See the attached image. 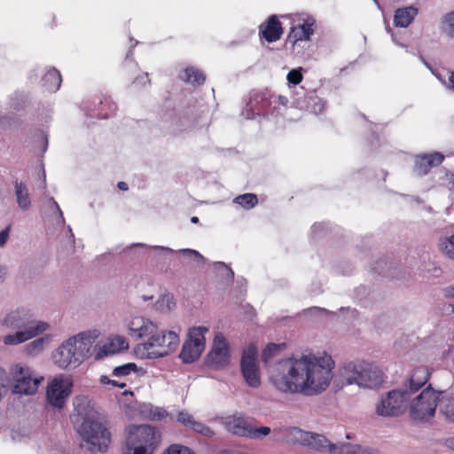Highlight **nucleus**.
Wrapping results in <instances>:
<instances>
[{
  "mask_svg": "<svg viewBox=\"0 0 454 454\" xmlns=\"http://www.w3.org/2000/svg\"><path fill=\"white\" fill-rule=\"evenodd\" d=\"M61 82L60 73L55 67H50L41 80L42 86L51 92H56L59 89Z\"/></svg>",
  "mask_w": 454,
  "mask_h": 454,
  "instance_id": "obj_25",
  "label": "nucleus"
},
{
  "mask_svg": "<svg viewBox=\"0 0 454 454\" xmlns=\"http://www.w3.org/2000/svg\"><path fill=\"white\" fill-rule=\"evenodd\" d=\"M441 392L428 384L415 398L410 401V414L413 419L424 420L433 418L438 405Z\"/></svg>",
  "mask_w": 454,
  "mask_h": 454,
  "instance_id": "obj_8",
  "label": "nucleus"
},
{
  "mask_svg": "<svg viewBox=\"0 0 454 454\" xmlns=\"http://www.w3.org/2000/svg\"><path fill=\"white\" fill-rule=\"evenodd\" d=\"M240 372L245 382L250 387H260L261 376L257 362V350L254 346H249L243 350L240 359Z\"/></svg>",
  "mask_w": 454,
  "mask_h": 454,
  "instance_id": "obj_11",
  "label": "nucleus"
},
{
  "mask_svg": "<svg viewBox=\"0 0 454 454\" xmlns=\"http://www.w3.org/2000/svg\"><path fill=\"white\" fill-rule=\"evenodd\" d=\"M439 247L449 258L454 259V233L440 240Z\"/></svg>",
  "mask_w": 454,
  "mask_h": 454,
  "instance_id": "obj_39",
  "label": "nucleus"
},
{
  "mask_svg": "<svg viewBox=\"0 0 454 454\" xmlns=\"http://www.w3.org/2000/svg\"><path fill=\"white\" fill-rule=\"evenodd\" d=\"M49 325L43 321H38L35 325L29 326L28 328L18 329V331L12 334H8L4 338V343L5 345H17L23 343L39 334L44 333Z\"/></svg>",
  "mask_w": 454,
  "mask_h": 454,
  "instance_id": "obj_15",
  "label": "nucleus"
},
{
  "mask_svg": "<svg viewBox=\"0 0 454 454\" xmlns=\"http://www.w3.org/2000/svg\"><path fill=\"white\" fill-rule=\"evenodd\" d=\"M11 225L6 226L4 230L0 231V248L3 247L10 236Z\"/></svg>",
  "mask_w": 454,
  "mask_h": 454,
  "instance_id": "obj_51",
  "label": "nucleus"
},
{
  "mask_svg": "<svg viewBox=\"0 0 454 454\" xmlns=\"http://www.w3.org/2000/svg\"><path fill=\"white\" fill-rule=\"evenodd\" d=\"M133 83L136 85H142V86L145 85L146 83H150V80L148 78V73H145L144 74L137 76L134 80Z\"/></svg>",
  "mask_w": 454,
  "mask_h": 454,
  "instance_id": "obj_53",
  "label": "nucleus"
},
{
  "mask_svg": "<svg viewBox=\"0 0 454 454\" xmlns=\"http://www.w3.org/2000/svg\"><path fill=\"white\" fill-rule=\"evenodd\" d=\"M333 364L331 356L322 363L313 355L292 356L270 369V381L283 393L317 395L329 386Z\"/></svg>",
  "mask_w": 454,
  "mask_h": 454,
  "instance_id": "obj_1",
  "label": "nucleus"
},
{
  "mask_svg": "<svg viewBox=\"0 0 454 454\" xmlns=\"http://www.w3.org/2000/svg\"><path fill=\"white\" fill-rule=\"evenodd\" d=\"M360 445L348 442L333 443L331 445V454H357Z\"/></svg>",
  "mask_w": 454,
  "mask_h": 454,
  "instance_id": "obj_35",
  "label": "nucleus"
},
{
  "mask_svg": "<svg viewBox=\"0 0 454 454\" xmlns=\"http://www.w3.org/2000/svg\"><path fill=\"white\" fill-rule=\"evenodd\" d=\"M131 372L144 374L145 371H144L141 367H138L136 363L129 362L119 366H115L112 372V376L116 378H122L129 376Z\"/></svg>",
  "mask_w": 454,
  "mask_h": 454,
  "instance_id": "obj_31",
  "label": "nucleus"
},
{
  "mask_svg": "<svg viewBox=\"0 0 454 454\" xmlns=\"http://www.w3.org/2000/svg\"><path fill=\"white\" fill-rule=\"evenodd\" d=\"M48 342H49V337H47V336L39 337V338L34 340L33 341H31L30 343H28L25 347L26 352L29 356H36L44 349V347L48 344Z\"/></svg>",
  "mask_w": 454,
  "mask_h": 454,
  "instance_id": "obj_36",
  "label": "nucleus"
},
{
  "mask_svg": "<svg viewBox=\"0 0 454 454\" xmlns=\"http://www.w3.org/2000/svg\"><path fill=\"white\" fill-rule=\"evenodd\" d=\"M260 36L268 43H274L280 39L283 28L277 15H270L266 21L260 26Z\"/></svg>",
  "mask_w": 454,
  "mask_h": 454,
  "instance_id": "obj_20",
  "label": "nucleus"
},
{
  "mask_svg": "<svg viewBox=\"0 0 454 454\" xmlns=\"http://www.w3.org/2000/svg\"><path fill=\"white\" fill-rule=\"evenodd\" d=\"M117 187L121 190V191H128L129 189V185L127 183L123 182V181H121L117 184Z\"/></svg>",
  "mask_w": 454,
  "mask_h": 454,
  "instance_id": "obj_62",
  "label": "nucleus"
},
{
  "mask_svg": "<svg viewBox=\"0 0 454 454\" xmlns=\"http://www.w3.org/2000/svg\"><path fill=\"white\" fill-rule=\"evenodd\" d=\"M41 138H42V142H43V153H44L48 148V144H49V140H48V136L42 133L41 134Z\"/></svg>",
  "mask_w": 454,
  "mask_h": 454,
  "instance_id": "obj_58",
  "label": "nucleus"
},
{
  "mask_svg": "<svg viewBox=\"0 0 454 454\" xmlns=\"http://www.w3.org/2000/svg\"><path fill=\"white\" fill-rule=\"evenodd\" d=\"M14 189L18 206L22 210H27L31 206V200L27 185L23 182L16 180Z\"/></svg>",
  "mask_w": 454,
  "mask_h": 454,
  "instance_id": "obj_28",
  "label": "nucleus"
},
{
  "mask_svg": "<svg viewBox=\"0 0 454 454\" xmlns=\"http://www.w3.org/2000/svg\"><path fill=\"white\" fill-rule=\"evenodd\" d=\"M43 380V378H33L28 367L20 366L14 375L12 393L17 395H34Z\"/></svg>",
  "mask_w": 454,
  "mask_h": 454,
  "instance_id": "obj_13",
  "label": "nucleus"
},
{
  "mask_svg": "<svg viewBox=\"0 0 454 454\" xmlns=\"http://www.w3.org/2000/svg\"><path fill=\"white\" fill-rule=\"evenodd\" d=\"M278 103L282 106H286L288 103V98L285 96H278Z\"/></svg>",
  "mask_w": 454,
  "mask_h": 454,
  "instance_id": "obj_64",
  "label": "nucleus"
},
{
  "mask_svg": "<svg viewBox=\"0 0 454 454\" xmlns=\"http://www.w3.org/2000/svg\"><path fill=\"white\" fill-rule=\"evenodd\" d=\"M149 333L148 339L143 343L145 350H149L153 348H159L161 350L168 351L171 354L179 345L180 340L178 334L174 331L159 330L158 325L155 324V330Z\"/></svg>",
  "mask_w": 454,
  "mask_h": 454,
  "instance_id": "obj_12",
  "label": "nucleus"
},
{
  "mask_svg": "<svg viewBox=\"0 0 454 454\" xmlns=\"http://www.w3.org/2000/svg\"><path fill=\"white\" fill-rule=\"evenodd\" d=\"M215 269L217 270H223L222 276L226 278L227 281H232L234 278V272L233 270L229 268L224 262H215Z\"/></svg>",
  "mask_w": 454,
  "mask_h": 454,
  "instance_id": "obj_44",
  "label": "nucleus"
},
{
  "mask_svg": "<svg viewBox=\"0 0 454 454\" xmlns=\"http://www.w3.org/2000/svg\"><path fill=\"white\" fill-rule=\"evenodd\" d=\"M392 268V263L387 258H380L372 266V271L378 275L387 277L389 275L388 271Z\"/></svg>",
  "mask_w": 454,
  "mask_h": 454,
  "instance_id": "obj_40",
  "label": "nucleus"
},
{
  "mask_svg": "<svg viewBox=\"0 0 454 454\" xmlns=\"http://www.w3.org/2000/svg\"><path fill=\"white\" fill-rule=\"evenodd\" d=\"M418 12V9L412 5L396 9L394 16L395 26L407 27L413 21Z\"/></svg>",
  "mask_w": 454,
  "mask_h": 454,
  "instance_id": "obj_24",
  "label": "nucleus"
},
{
  "mask_svg": "<svg viewBox=\"0 0 454 454\" xmlns=\"http://www.w3.org/2000/svg\"><path fill=\"white\" fill-rule=\"evenodd\" d=\"M37 322L31 319V315L27 309H21L9 313L3 324L12 329H24L35 325Z\"/></svg>",
  "mask_w": 454,
  "mask_h": 454,
  "instance_id": "obj_21",
  "label": "nucleus"
},
{
  "mask_svg": "<svg viewBox=\"0 0 454 454\" xmlns=\"http://www.w3.org/2000/svg\"><path fill=\"white\" fill-rule=\"evenodd\" d=\"M443 22L446 26V30L449 35L454 37V11L447 13L444 16Z\"/></svg>",
  "mask_w": 454,
  "mask_h": 454,
  "instance_id": "obj_47",
  "label": "nucleus"
},
{
  "mask_svg": "<svg viewBox=\"0 0 454 454\" xmlns=\"http://www.w3.org/2000/svg\"><path fill=\"white\" fill-rule=\"evenodd\" d=\"M168 355H169V353H168V351L161 350L159 348V349L148 352L146 354V358L147 359H158V358H163Z\"/></svg>",
  "mask_w": 454,
  "mask_h": 454,
  "instance_id": "obj_49",
  "label": "nucleus"
},
{
  "mask_svg": "<svg viewBox=\"0 0 454 454\" xmlns=\"http://www.w3.org/2000/svg\"><path fill=\"white\" fill-rule=\"evenodd\" d=\"M129 334L137 339L143 338L153 333L155 330V324L143 317H133L128 325Z\"/></svg>",
  "mask_w": 454,
  "mask_h": 454,
  "instance_id": "obj_22",
  "label": "nucleus"
},
{
  "mask_svg": "<svg viewBox=\"0 0 454 454\" xmlns=\"http://www.w3.org/2000/svg\"><path fill=\"white\" fill-rule=\"evenodd\" d=\"M29 104V96L26 92L15 91L9 98L10 108L15 111L24 110Z\"/></svg>",
  "mask_w": 454,
  "mask_h": 454,
  "instance_id": "obj_32",
  "label": "nucleus"
},
{
  "mask_svg": "<svg viewBox=\"0 0 454 454\" xmlns=\"http://www.w3.org/2000/svg\"><path fill=\"white\" fill-rule=\"evenodd\" d=\"M151 249H153V250H161V251H164V252H167V253H169V254H174L175 251L168 247H162V246H153V247H150Z\"/></svg>",
  "mask_w": 454,
  "mask_h": 454,
  "instance_id": "obj_57",
  "label": "nucleus"
},
{
  "mask_svg": "<svg viewBox=\"0 0 454 454\" xmlns=\"http://www.w3.org/2000/svg\"><path fill=\"white\" fill-rule=\"evenodd\" d=\"M271 100L268 92L254 94L246 109L242 111V115L247 119H253L254 116L265 115V111L270 107Z\"/></svg>",
  "mask_w": 454,
  "mask_h": 454,
  "instance_id": "obj_18",
  "label": "nucleus"
},
{
  "mask_svg": "<svg viewBox=\"0 0 454 454\" xmlns=\"http://www.w3.org/2000/svg\"><path fill=\"white\" fill-rule=\"evenodd\" d=\"M286 344L285 342L282 343H273L270 342L266 345V347L262 351V360L269 367V370L276 364L274 363L272 365H269L270 361L278 356L283 349H285Z\"/></svg>",
  "mask_w": 454,
  "mask_h": 454,
  "instance_id": "obj_30",
  "label": "nucleus"
},
{
  "mask_svg": "<svg viewBox=\"0 0 454 454\" xmlns=\"http://www.w3.org/2000/svg\"><path fill=\"white\" fill-rule=\"evenodd\" d=\"M230 360L229 346L223 335H216L212 350L206 356L207 365L222 368L228 364Z\"/></svg>",
  "mask_w": 454,
  "mask_h": 454,
  "instance_id": "obj_14",
  "label": "nucleus"
},
{
  "mask_svg": "<svg viewBox=\"0 0 454 454\" xmlns=\"http://www.w3.org/2000/svg\"><path fill=\"white\" fill-rule=\"evenodd\" d=\"M73 380L63 374L56 375L46 387V401L51 407L61 410L72 394Z\"/></svg>",
  "mask_w": 454,
  "mask_h": 454,
  "instance_id": "obj_10",
  "label": "nucleus"
},
{
  "mask_svg": "<svg viewBox=\"0 0 454 454\" xmlns=\"http://www.w3.org/2000/svg\"><path fill=\"white\" fill-rule=\"evenodd\" d=\"M176 421L186 428L191 429L195 419L192 414L186 411H180L176 414Z\"/></svg>",
  "mask_w": 454,
  "mask_h": 454,
  "instance_id": "obj_41",
  "label": "nucleus"
},
{
  "mask_svg": "<svg viewBox=\"0 0 454 454\" xmlns=\"http://www.w3.org/2000/svg\"><path fill=\"white\" fill-rule=\"evenodd\" d=\"M77 432L82 437V449L92 454L106 451L111 442V434L95 414H85Z\"/></svg>",
  "mask_w": 454,
  "mask_h": 454,
  "instance_id": "obj_4",
  "label": "nucleus"
},
{
  "mask_svg": "<svg viewBox=\"0 0 454 454\" xmlns=\"http://www.w3.org/2000/svg\"><path fill=\"white\" fill-rule=\"evenodd\" d=\"M182 79L193 86H200L204 83L206 76L200 70L191 67L184 69Z\"/></svg>",
  "mask_w": 454,
  "mask_h": 454,
  "instance_id": "obj_33",
  "label": "nucleus"
},
{
  "mask_svg": "<svg viewBox=\"0 0 454 454\" xmlns=\"http://www.w3.org/2000/svg\"><path fill=\"white\" fill-rule=\"evenodd\" d=\"M50 201L51 202L52 206L56 208V210L58 211L62 222L64 223L65 222V219L63 217V213L58 204V202L53 199V198H50Z\"/></svg>",
  "mask_w": 454,
  "mask_h": 454,
  "instance_id": "obj_56",
  "label": "nucleus"
},
{
  "mask_svg": "<svg viewBox=\"0 0 454 454\" xmlns=\"http://www.w3.org/2000/svg\"><path fill=\"white\" fill-rule=\"evenodd\" d=\"M340 374L344 384H356L364 388L378 387L384 381L382 371L373 364L365 361L346 363L340 368Z\"/></svg>",
  "mask_w": 454,
  "mask_h": 454,
  "instance_id": "obj_5",
  "label": "nucleus"
},
{
  "mask_svg": "<svg viewBox=\"0 0 454 454\" xmlns=\"http://www.w3.org/2000/svg\"><path fill=\"white\" fill-rule=\"evenodd\" d=\"M289 84L297 85L302 81L301 68L292 69L286 76Z\"/></svg>",
  "mask_w": 454,
  "mask_h": 454,
  "instance_id": "obj_46",
  "label": "nucleus"
},
{
  "mask_svg": "<svg viewBox=\"0 0 454 454\" xmlns=\"http://www.w3.org/2000/svg\"><path fill=\"white\" fill-rule=\"evenodd\" d=\"M294 435L301 444L311 447L318 451H328L331 454V445H333L323 434L306 432L300 428L294 427Z\"/></svg>",
  "mask_w": 454,
  "mask_h": 454,
  "instance_id": "obj_16",
  "label": "nucleus"
},
{
  "mask_svg": "<svg viewBox=\"0 0 454 454\" xmlns=\"http://www.w3.org/2000/svg\"><path fill=\"white\" fill-rule=\"evenodd\" d=\"M178 253L183 254L184 255L198 262L203 263L205 262V257L201 255L197 250L191 248H184L178 250Z\"/></svg>",
  "mask_w": 454,
  "mask_h": 454,
  "instance_id": "obj_45",
  "label": "nucleus"
},
{
  "mask_svg": "<svg viewBox=\"0 0 454 454\" xmlns=\"http://www.w3.org/2000/svg\"><path fill=\"white\" fill-rule=\"evenodd\" d=\"M444 294L446 297H454V286L445 288Z\"/></svg>",
  "mask_w": 454,
  "mask_h": 454,
  "instance_id": "obj_61",
  "label": "nucleus"
},
{
  "mask_svg": "<svg viewBox=\"0 0 454 454\" xmlns=\"http://www.w3.org/2000/svg\"><path fill=\"white\" fill-rule=\"evenodd\" d=\"M233 201L240 205L243 208L249 210L257 205L258 199L254 193H244L237 196Z\"/></svg>",
  "mask_w": 454,
  "mask_h": 454,
  "instance_id": "obj_37",
  "label": "nucleus"
},
{
  "mask_svg": "<svg viewBox=\"0 0 454 454\" xmlns=\"http://www.w3.org/2000/svg\"><path fill=\"white\" fill-rule=\"evenodd\" d=\"M430 378L427 367L415 368L409 379L398 388L390 390L386 397L377 405V413L380 416L394 417L403 413L411 401V396L423 387Z\"/></svg>",
  "mask_w": 454,
  "mask_h": 454,
  "instance_id": "obj_2",
  "label": "nucleus"
},
{
  "mask_svg": "<svg viewBox=\"0 0 454 454\" xmlns=\"http://www.w3.org/2000/svg\"><path fill=\"white\" fill-rule=\"evenodd\" d=\"M195 433H199L204 436L212 437L215 435V432L207 425L202 422L195 420L191 427Z\"/></svg>",
  "mask_w": 454,
  "mask_h": 454,
  "instance_id": "obj_42",
  "label": "nucleus"
},
{
  "mask_svg": "<svg viewBox=\"0 0 454 454\" xmlns=\"http://www.w3.org/2000/svg\"><path fill=\"white\" fill-rule=\"evenodd\" d=\"M154 410H155V407L153 405H152L151 403H148V404H144L141 407L140 412L145 418L152 419V415L153 414Z\"/></svg>",
  "mask_w": 454,
  "mask_h": 454,
  "instance_id": "obj_50",
  "label": "nucleus"
},
{
  "mask_svg": "<svg viewBox=\"0 0 454 454\" xmlns=\"http://www.w3.org/2000/svg\"><path fill=\"white\" fill-rule=\"evenodd\" d=\"M203 351L204 348H200V347L197 346L195 347V344L184 341L179 354V358L184 364H190L197 361Z\"/></svg>",
  "mask_w": 454,
  "mask_h": 454,
  "instance_id": "obj_26",
  "label": "nucleus"
},
{
  "mask_svg": "<svg viewBox=\"0 0 454 454\" xmlns=\"http://www.w3.org/2000/svg\"><path fill=\"white\" fill-rule=\"evenodd\" d=\"M168 416V412L163 408L155 407L154 412L152 415L153 420H161Z\"/></svg>",
  "mask_w": 454,
  "mask_h": 454,
  "instance_id": "obj_52",
  "label": "nucleus"
},
{
  "mask_svg": "<svg viewBox=\"0 0 454 454\" xmlns=\"http://www.w3.org/2000/svg\"><path fill=\"white\" fill-rule=\"evenodd\" d=\"M224 427L231 434L254 440H261L270 434V427L262 426L254 427L248 418L242 413H237L225 419Z\"/></svg>",
  "mask_w": 454,
  "mask_h": 454,
  "instance_id": "obj_9",
  "label": "nucleus"
},
{
  "mask_svg": "<svg viewBox=\"0 0 454 454\" xmlns=\"http://www.w3.org/2000/svg\"><path fill=\"white\" fill-rule=\"evenodd\" d=\"M306 106L313 114H322L325 108V101L315 94V91L311 92L305 98Z\"/></svg>",
  "mask_w": 454,
  "mask_h": 454,
  "instance_id": "obj_34",
  "label": "nucleus"
},
{
  "mask_svg": "<svg viewBox=\"0 0 454 454\" xmlns=\"http://www.w3.org/2000/svg\"><path fill=\"white\" fill-rule=\"evenodd\" d=\"M91 336L80 333L63 341L52 353L53 363L63 370L77 368L90 355Z\"/></svg>",
  "mask_w": 454,
  "mask_h": 454,
  "instance_id": "obj_3",
  "label": "nucleus"
},
{
  "mask_svg": "<svg viewBox=\"0 0 454 454\" xmlns=\"http://www.w3.org/2000/svg\"><path fill=\"white\" fill-rule=\"evenodd\" d=\"M441 392L438 398V407L441 411L449 420L454 422V398L450 397L446 391L437 390Z\"/></svg>",
  "mask_w": 454,
  "mask_h": 454,
  "instance_id": "obj_27",
  "label": "nucleus"
},
{
  "mask_svg": "<svg viewBox=\"0 0 454 454\" xmlns=\"http://www.w3.org/2000/svg\"><path fill=\"white\" fill-rule=\"evenodd\" d=\"M206 111L204 106H189L180 112H171L164 115L165 128L173 136H178L200 124V119Z\"/></svg>",
  "mask_w": 454,
  "mask_h": 454,
  "instance_id": "obj_7",
  "label": "nucleus"
},
{
  "mask_svg": "<svg viewBox=\"0 0 454 454\" xmlns=\"http://www.w3.org/2000/svg\"><path fill=\"white\" fill-rule=\"evenodd\" d=\"M146 247V245L144 244V243H133L131 244L129 247H128L127 248L123 249V252L125 254H131V253H134V256L132 257L133 260H137V259H139L140 256H141V254L137 252L136 249L137 248H145Z\"/></svg>",
  "mask_w": 454,
  "mask_h": 454,
  "instance_id": "obj_48",
  "label": "nucleus"
},
{
  "mask_svg": "<svg viewBox=\"0 0 454 454\" xmlns=\"http://www.w3.org/2000/svg\"><path fill=\"white\" fill-rule=\"evenodd\" d=\"M99 106L101 107L98 108V116L101 119L109 118L110 114L117 109V105L108 98L100 99Z\"/></svg>",
  "mask_w": 454,
  "mask_h": 454,
  "instance_id": "obj_38",
  "label": "nucleus"
},
{
  "mask_svg": "<svg viewBox=\"0 0 454 454\" xmlns=\"http://www.w3.org/2000/svg\"><path fill=\"white\" fill-rule=\"evenodd\" d=\"M444 155L442 153L434 152L417 155L415 158L413 172L418 176H423L429 173L430 169L442 163Z\"/></svg>",
  "mask_w": 454,
  "mask_h": 454,
  "instance_id": "obj_17",
  "label": "nucleus"
},
{
  "mask_svg": "<svg viewBox=\"0 0 454 454\" xmlns=\"http://www.w3.org/2000/svg\"><path fill=\"white\" fill-rule=\"evenodd\" d=\"M163 454H195L194 451L187 446L181 444H171L167 448Z\"/></svg>",
  "mask_w": 454,
  "mask_h": 454,
  "instance_id": "obj_43",
  "label": "nucleus"
},
{
  "mask_svg": "<svg viewBox=\"0 0 454 454\" xmlns=\"http://www.w3.org/2000/svg\"><path fill=\"white\" fill-rule=\"evenodd\" d=\"M447 89L454 92V70L450 71Z\"/></svg>",
  "mask_w": 454,
  "mask_h": 454,
  "instance_id": "obj_55",
  "label": "nucleus"
},
{
  "mask_svg": "<svg viewBox=\"0 0 454 454\" xmlns=\"http://www.w3.org/2000/svg\"><path fill=\"white\" fill-rule=\"evenodd\" d=\"M325 227L324 223H316L311 227V232L313 235H317L318 232L322 231Z\"/></svg>",
  "mask_w": 454,
  "mask_h": 454,
  "instance_id": "obj_54",
  "label": "nucleus"
},
{
  "mask_svg": "<svg viewBox=\"0 0 454 454\" xmlns=\"http://www.w3.org/2000/svg\"><path fill=\"white\" fill-rule=\"evenodd\" d=\"M109 385H112L113 387H119V388H124L127 386L126 383L119 382V381H117L115 380H111Z\"/></svg>",
  "mask_w": 454,
  "mask_h": 454,
  "instance_id": "obj_59",
  "label": "nucleus"
},
{
  "mask_svg": "<svg viewBox=\"0 0 454 454\" xmlns=\"http://www.w3.org/2000/svg\"><path fill=\"white\" fill-rule=\"evenodd\" d=\"M160 442V432L152 426H131L123 448L132 454H153Z\"/></svg>",
  "mask_w": 454,
  "mask_h": 454,
  "instance_id": "obj_6",
  "label": "nucleus"
},
{
  "mask_svg": "<svg viewBox=\"0 0 454 454\" xmlns=\"http://www.w3.org/2000/svg\"><path fill=\"white\" fill-rule=\"evenodd\" d=\"M110 380L111 379H109L107 376L106 375H102L99 379V382L103 385H109L110 384Z\"/></svg>",
  "mask_w": 454,
  "mask_h": 454,
  "instance_id": "obj_63",
  "label": "nucleus"
},
{
  "mask_svg": "<svg viewBox=\"0 0 454 454\" xmlns=\"http://www.w3.org/2000/svg\"><path fill=\"white\" fill-rule=\"evenodd\" d=\"M315 23V19L309 17L301 24L291 27L287 35L286 43H291L294 46L299 41H309L310 36L314 33Z\"/></svg>",
  "mask_w": 454,
  "mask_h": 454,
  "instance_id": "obj_19",
  "label": "nucleus"
},
{
  "mask_svg": "<svg viewBox=\"0 0 454 454\" xmlns=\"http://www.w3.org/2000/svg\"><path fill=\"white\" fill-rule=\"evenodd\" d=\"M307 311L308 312L317 311V312H320V313H330L326 309H323L320 307H312V308H309Z\"/></svg>",
  "mask_w": 454,
  "mask_h": 454,
  "instance_id": "obj_60",
  "label": "nucleus"
},
{
  "mask_svg": "<svg viewBox=\"0 0 454 454\" xmlns=\"http://www.w3.org/2000/svg\"><path fill=\"white\" fill-rule=\"evenodd\" d=\"M208 332V328L206 326H193L188 331V338L186 342L195 344V347H200L205 349V334Z\"/></svg>",
  "mask_w": 454,
  "mask_h": 454,
  "instance_id": "obj_29",
  "label": "nucleus"
},
{
  "mask_svg": "<svg viewBox=\"0 0 454 454\" xmlns=\"http://www.w3.org/2000/svg\"><path fill=\"white\" fill-rule=\"evenodd\" d=\"M129 348V343L122 337H118L115 340H112L106 345H104L99 348L98 353L96 354L95 359L99 361L105 358L106 356H112L117 353H120L122 350H126Z\"/></svg>",
  "mask_w": 454,
  "mask_h": 454,
  "instance_id": "obj_23",
  "label": "nucleus"
}]
</instances>
